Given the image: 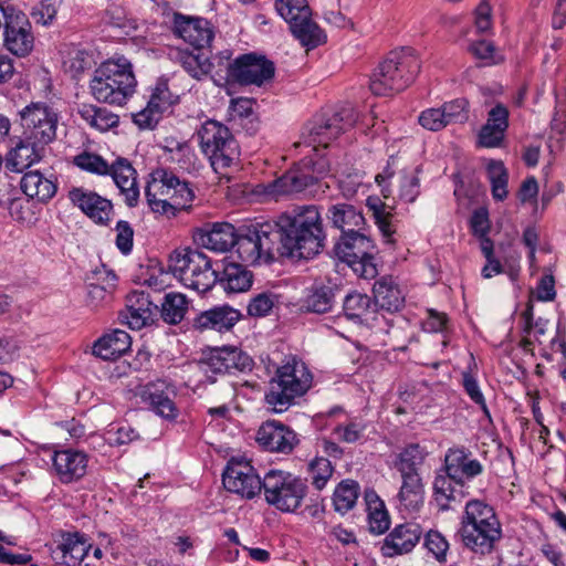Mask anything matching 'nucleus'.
Listing matches in <instances>:
<instances>
[{"label": "nucleus", "instance_id": "f257e3e1", "mask_svg": "<svg viewBox=\"0 0 566 566\" xmlns=\"http://www.w3.org/2000/svg\"><path fill=\"white\" fill-rule=\"evenodd\" d=\"M201 245L214 252L235 248L242 262L270 264L280 258L312 259L325 247L326 232L318 206H296L275 219L235 229L231 223H214L198 235Z\"/></svg>", "mask_w": 566, "mask_h": 566}, {"label": "nucleus", "instance_id": "f03ea898", "mask_svg": "<svg viewBox=\"0 0 566 566\" xmlns=\"http://www.w3.org/2000/svg\"><path fill=\"white\" fill-rule=\"evenodd\" d=\"M460 535L464 546L474 554H491L502 537L494 509L480 500L469 501L461 520Z\"/></svg>", "mask_w": 566, "mask_h": 566}, {"label": "nucleus", "instance_id": "7ed1b4c3", "mask_svg": "<svg viewBox=\"0 0 566 566\" xmlns=\"http://www.w3.org/2000/svg\"><path fill=\"white\" fill-rule=\"evenodd\" d=\"M137 81L132 63L125 59L103 62L90 81L92 96L99 103L124 105L135 93Z\"/></svg>", "mask_w": 566, "mask_h": 566}, {"label": "nucleus", "instance_id": "20e7f679", "mask_svg": "<svg viewBox=\"0 0 566 566\" xmlns=\"http://www.w3.org/2000/svg\"><path fill=\"white\" fill-rule=\"evenodd\" d=\"M420 67V60L411 48L391 51L375 69L369 88L378 96L399 93L415 81Z\"/></svg>", "mask_w": 566, "mask_h": 566}, {"label": "nucleus", "instance_id": "39448f33", "mask_svg": "<svg viewBox=\"0 0 566 566\" xmlns=\"http://www.w3.org/2000/svg\"><path fill=\"white\" fill-rule=\"evenodd\" d=\"M145 196L153 212L175 217L189 208L195 195L189 184L181 181L174 171L159 168L151 174Z\"/></svg>", "mask_w": 566, "mask_h": 566}, {"label": "nucleus", "instance_id": "423d86ee", "mask_svg": "<svg viewBox=\"0 0 566 566\" xmlns=\"http://www.w3.org/2000/svg\"><path fill=\"white\" fill-rule=\"evenodd\" d=\"M312 379L305 364L292 357L277 367L275 376L269 382L265 402L274 412H284L294 405L296 398L308 391Z\"/></svg>", "mask_w": 566, "mask_h": 566}, {"label": "nucleus", "instance_id": "0eeeda50", "mask_svg": "<svg viewBox=\"0 0 566 566\" xmlns=\"http://www.w3.org/2000/svg\"><path fill=\"white\" fill-rule=\"evenodd\" d=\"M168 269L186 287L199 293L209 291L219 277V270L198 249L175 250L169 256Z\"/></svg>", "mask_w": 566, "mask_h": 566}, {"label": "nucleus", "instance_id": "6e6552de", "mask_svg": "<svg viewBox=\"0 0 566 566\" xmlns=\"http://www.w3.org/2000/svg\"><path fill=\"white\" fill-rule=\"evenodd\" d=\"M265 502L283 513H295L308 493L307 480L289 471L269 470L263 476Z\"/></svg>", "mask_w": 566, "mask_h": 566}, {"label": "nucleus", "instance_id": "1a4fd4ad", "mask_svg": "<svg viewBox=\"0 0 566 566\" xmlns=\"http://www.w3.org/2000/svg\"><path fill=\"white\" fill-rule=\"evenodd\" d=\"M198 137L201 151L209 158L217 172L239 160V145L230 129L222 123L213 119L206 120L198 130Z\"/></svg>", "mask_w": 566, "mask_h": 566}, {"label": "nucleus", "instance_id": "9d476101", "mask_svg": "<svg viewBox=\"0 0 566 566\" xmlns=\"http://www.w3.org/2000/svg\"><path fill=\"white\" fill-rule=\"evenodd\" d=\"M328 171L329 164L325 158L303 163L271 182L268 186V193L275 197L301 192L315 196L321 179L324 178Z\"/></svg>", "mask_w": 566, "mask_h": 566}, {"label": "nucleus", "instance_id": "9b49d317", "mask_svg": "<svg viewBox=\"0 0 566 566\" xmlns=\"http://www.w3.org/2000/svg\"><path fill=\"white\" fill-rule=\"evenodd\" d=\"M334 253L358 276L374 279L377 275V266L374 262L377 248L374 241L361 231L340 235L334 245Z\"/></svg>", "mask_w": 566, "mask_h": 566}, {"label": "nucleus", "instance_id": "f8f14e48", "mask_svg": "<svg viewBox=\"0 0 566 566\" xmlns=\"http://www.w3.org/2000/svg\"><path fill=\"white\" fill-rule=\"evenodd\" d=\"M277 13L289 23L295 39L308 50L325 42L326 35L312 20V10L307 0H276Z\"/></svg>", "mask_w": 566, "mask_h": 566}, {"label": "nucleus", "instance_id": "ddd939ff", "mask_svg": "<svg viewBox=\"0 0 566 566\" xmlns=\"http://www.w3.org/2000/svg\"><path fill=\"white\" fill-rule=\"evenodd\" d=\"M3 18V46L17 57L28 56L34 48V35L28 15L10 2H0Z\"/></svg>", "mask_w": 566, "mask_h": 566}, {"label": "nucleus", "instance_id": "4468645a", "mask_svg": "<svg viewBox=\"0 0 566 566\" xmlns=\"http://www.w3.org/2000/svg\"><path fill=\"white\" fill-rule=\"evenodd\" d=\"M23 135L43 146L56 138L59 114L43 102H32L19 112Z\"/></svg>", "mask_w": 566, "mask_h": 566}, {"label": "nucleus", "instance_id": "2eb2a0df", "mask_svg": "<svg viewBox=\"0 0 566 566\" xmlns=\"http://www.w3.org/2000/svg\"><path fill=\"white\" fill-rule=\"evenodd\" d=\"M253 359L237 347L210 349L200 361L202 371L211 378L216 375L247 373L253 368Z\"/></svg>", "mask_w": 566, "mask_h": 566}, {"label": "nucleus", "instance_id": "dca6fc26", "mask_svg": "<svg viewBox=\"0 0 566 566\" xmlns=\"http://www.w3.org/2000/svg\"><path fill=\"white\" fill-rule=\"evenodd\" d=\"M222 483L227 491L245 499H253L263 489L261 479L255 469L245 461L231 459L222 474Z\"/></svg>", "mask_w": 566, "mask_h": 566}, {"label": "nucleus", "instance_id": "f3484780", "mask_svg": "<svg viewBox=\"0 0 566 566\" xmlns=\"http://www.w3.org/2000/svg\"><path fill=\"white\" fill-rule=\"evenodd\" d=\"M275 65L265 55L255 52L244 53L234 59L232 83L262 86L272 81Z\"/></svg>", "mask_w": 566, "mask_h": 566}, {"label": "nucleus", "instance_id": "a211bd4d", "mask_svg": "<svg viewBox=\"0 0 566 566\" xmlns=\"http://www.w3.org/2000/svg\"><path fill=\"white\" fill-rule=\"evenodd\" d=\"M355 120L354 111L350 107H345L328 117H322L308 128V139L306 143L313 145L314 148L316 146L327 147L347 127L353 126Z\"/></svg>", "mask_w": 566, "mask_h": 566}, {"label": "nucleus", "instance_id": "6ab92c4d", "mask_svg": "<svg viewBox=\"0 0 566 566\" xmlns=\"http://www.w3.org/2000/svg\"><path fill=\"white\" fill-rule=\"evenodd\" d=\"M172 33L197 50L209 45L214 36L212 25L207 19L180 12L172 14Z\"/></svg>", "mask_w": 566, "mask_h": 566}, {"label": "nucleus", "instance_id": "aec40b11", "mask_svg": "<svg viewBox=\"0 0 566 566\" xmlns=\"http://www.w3.org/2000/svg\"><path fill=\"white\" fill-rule=\"evenodd\" d=\"M176 395V386L171 381L157 379L144 386L140 397L156 415L174 420L178 417V408L174 401Z\"/></svg>", "mask_w": 566, "mask_h": 566}, {"label": "nucleus", "instance_id": "412c9836", "mask_svg": "<svg viewBox=\"0 0 566 566\" xmlns=\"http://www.w3.org/2000/svg\"><path fill=\"white\" fill-rule=\"evenodd\" d=\"M256 441L266 451L289 454L297 446L298 438L290 427L273 420L259 428Z\"/></svg>", "mask_w": 566, "mask_h": 566}, {"label": "nucleus", "instance_id": "4be33fe9", "mask_svg": "<svg viewBox=\"0 0 566 566\" xmlns=\"http://www.w3.org/2000/svg\"><path fill=\"white\" fill-rule=\"evenodd\" d=\"M69 199L95 223L107 226L111 221L113 203L98 193L75 187L69 191Z\"/></svg>", "mask_w": 566, "mask_h": 566}, {"label": "nucleus", "instance_id": "5701e85b", "mask_svg": "<svg viewBox=\"0 0 566 566\" xmlns=\"http://www.w3.org/2000/svg\"><path fill=\"white\" fill-rule=\"evenodd\" d=\"M470 452L464 448H451L444 458L446 473L452 478L454 484L464 488L467 481L483 472V465L476 459L470 458Z\"/></svg>", "mask_w": 566, "mask_h": 566}, {"label": "nucleus", "instance_id": "b1692460", "mask_svg": "<svg viewBox=\"0 0 566 566\" xmlns=\"http://www.w3.org/2000/svg\"><path fill=\"white\" fill-rule=\"evenodd\" d=\"M45 146L23 135L18 137L4 157V167L11 172H22L44 157Z\"/></svg>", "mask_w": 566, "mask_h": 566}, {"label": "nucleus", "instance_id": "393cba45", "mask_svg": "<svg viewBox=\"0 0 566 566\" xmlns=\"http://www.w3.org/2000/svg\"><path fill=\"white\" fill-rule=\"evenodd\" d=\"M87 455L74 449L54 451L52 464L61 483L69 484L78 481L86 474Z\"/></svg>", "mask_w": 566, "mask_h": 566}, {"label": "nucleus", "instance_id": "a878e982", "mask_svg": "<svg viewBox=\"0 0 566 566\" xmlns=\"http://www.w3.org/2000/svg\"><path fill=\"white\" fill-rule=\"evenodd\" d=\"M159 306L145 291H133L127 295L125 319L130 328L140 329L155 322Z\"/></svg>", "mask_w": 566, "mask_h": 566}, {"label": "nucleus", "instance_id": "bb28decb", "mask_svg": "<svg viewBox=\"0 0 566 566\" xmlns=\"http://www.w3.org/2000/svg\"><path fill=\"white\" fill-rule=\"evenodd\" d=\"M421 534L422 530L417 523L399 524L386 536L380 551L388 557L407 554L420 541Z\"/></svg>", "mask_w": 566, "mask_h": 566}, {"label": "nucleus", "instance_id": "cd10ccee", "mask_svg": "<svg viewBox=\"0 0 566 566\" xmlns=\"http://www.w3.org/2000/svg\"><path fill=\"white\" fill-rule=\"evenodd\" d=\"M241 313L229 306H214L199 313L192 321V327L198 332L216 331L229 332L240 321Z\"/></svg>", "mask_w": 566, "mask_h": 566}, {"label": "nucleus", "instance_id": "c85d7f7f", "mask_svg": "<svg viewBox=\"0 0 566 566\" xmlns=\"http://www.w3.org/2000/svg\"><path fill=\"white\" fill-rule=\"evenodd\" d=\"M108 175L113 178L120 195L124 196L125 203L130 208L136 207L139 201V187L137 171L130 161L124 157H118L109 165Z\"/></svg>", "mask_w": 566, "mask_h": 566}, {"label": "nucleus", "instance_id": "c756f323", "mask_svg": "<svg viewBox=\"0 0 566 566\" xmlns=\"http://www.w3.org/2000/svg\"><path fill=\"white\" fill-rule=\"evenodd\" d=\"M509 109L497 103L488 113L486 123L481 127L478 136L479 145L485 148L501 146L509 127Z\"/></svg>", "mask_w": 566, "mask_h": 566}, {"label": "nucleus", "instance_id": "7c9ffc66", "mask_svg": "<svg viewBox=\"0 0 566 566\" xmlns=\"http://www.w3.org/2000/svg\"><path fill=\"white\" fill-rule=\"evenodd\" d=\"M171 105L172 99L168 86L158 84L153 91L146 107L134 114L133 120L140 128H153Z\"/></svg>", "mask_w": 566, "mask_h": 566}, {"label": "nucleus", "instance_id": "2f4dec72", "mask_svg": "<svg viewBox=\"0 0 566 566\" xmlns=\"http://www.w3.org/2000/svg\"><path fill=\"white\" fill-rule=\"evenodd\" d=\"M130 346L129 334L123 329H114L94 342L92 353L103 360H116L126 354Z\"/></svg>", "mask_w": 566, "mask_h": 566}, {"label": "nucleus", "instance_id": "473e14b6", "mask_svg": "<svg viewBox=\"0 0 566 566\" xmlns=\"http://www.w3.org/2000/svg\"><path fill=\"white\" fill-rule=\"evenodd\" d=\"M373 293L376 310L379 307L389 313H396L405 305V296L391 276H382L377 280L374 284Z\"/></svg>", "mask_w": 566, "mask_h": 566}, {"label": "nucleus", "instance_id": "72a5a7b5", "mask_svg": "<svg viewBox=\"0 0 566 566\" xmlns=\"http://www.w3.org/2000/svg\"><path fill=\"white\" fill-rule=\"evenodd\" d=\"M327 218L333 227L342 231V235L363 231L365 218L353 205L335 203L327 210Z\"/></svg>", "mask_w": 566, "mask_h": 566}, {"label": "nucleus", "instance_id": "f704fd0d", "mask_svg": "<svg viewBox=\"0 0 566 566\" xmlns=\"http://www.w3.org/2000/svg\"><path fill=\"white\" fill-rule=\"evenodd\" d=\"M400 476L401 486L397 495L399 510L409 514L419 512L424 502V486L420 474Z\"/></svg>", "mask_w": 566, "mask_h": 566}, {"label": "nucleus", "instance_id": "c9c22d12", "mask_svg": "<svg viewBox=\"0 0 566 566\" xmlns=\"http://www.w3.org/2000/svg\"><path fill=\"white\" fill-rule=\"evenodd\" d=\"M57 549L62 554V566H76L87 556L92 545L87 537L78 532H66L62 534Z\"/></svg>", "mask_w": 566, "mask_h": 566}, {"label": "nucleus", "instance_id": "e433bc0d", "mask_svg": "<svg viewBox=\"0 0 566 566\" xmlns=\"http://www.w3.org/2000/svg\"><path fill=\"white\" fill-rule=\"evenodd\" d=\"M23 193L32 199L46 202L56 193V184L43 176L39 170H30L23 175L20 182Z\"/></svg>", "mask_w": 566, "mask_h": 566}, {"label": "nucleus", "instance_id": "4c0bfd02", "mask_svg": "<svg viewBox=\"0 0 566 566\" xmlns=\"http://www.w3.org/2000/svg\"><path fill=\"white\" fill-rule=\"evenodd\" d=\"M467 493L463 488L454 484L452 478L438 474L433 481V496L439 510H454L455 505H460Z\"/></svg>", "mask_w": 566, "mask_h": 566}, {"label": "nucleus", "instance_id": "58836bf2", "mask_svg": "<svg viewBox=\"0 0 566 566\" xmlns=\"http://www.w3.org/2000/svg\"><path fill=\"white\" fill-rule=\"evenodd\" d=\"M253 282V274L244 265L227 263L219 271V283L227 293H241L248 291Z\"/></svg>", "mask_w": 566, "mask_h": 566}, {"label": "nucleus", "instance_id": "ea45409f", "mask_svg": "<svg viewBox=\"0 0 566 566\" xmlns=\"http://www.w3.org/2000/svg\"><path fill=\"white\" fill-rule=\"evenodd\" d=\"M116 280V274L112 270L106 269L105 265L94 270L87 276L88 302L94 306L98 305L115 287Z\"/></svg>", "mask_w": 566, "mask_h": 566}, {"label": "nucleus", "instance_id": "a19ab883", "mask_svg": "<svg viewBox=\"0 0 566 566\" xmlns=\"http://www.w3.org/2000/svg\"><path fill=\"white\" fill-rule=\"evenodd\" d=\"M364 500L366 503L369 531L377 535L386 533L390 526V517L385 503L373 489L365 490Z\"/></svg>", "mask_w": 566, "mask_h": 566}, {"label": "nucleus", "instance_id": "79ce46f5", "mask_svg": "<svg viewBox=\"0 0 566 566\" xmlns=\"http://www.w3.org/2000/svg\"><path fill=\"white\" fill-rule=\"evenodd\" d=\"M77 114L92 128L106 132L119 123V116L106 107L83 103L77 107Z\"/></svg>", "mask_w": 566, "mask_h": 566}, {"label": "nucleus", "instance_id": "37998d69", "mask_svg": "<svg viewBox=\"0 0 566 566\" xmlns=\"http://www.w3.org/2000/svg\"><path fill=\"white\" fill-rule=\"evenodd\" d=\"M206 65L207 75H211L214 82L232 83L234 75L232 51L223 50L211 57L207 56Z\"/></svg>", "mask_w": 566, "mask_h": 566}, {"label": "nucleus", "instance_id": "c03bdc74", "mask_svg": "<svg viewBox=\"0 0 566 566\" xmlns=\"http://www.w3.org/2000/svg\"><path fill=\"white\" fill-rule=\"evenodd\" d=\"M334 297L333 287L327 285L313 286L302 300L301 308L307 313L324 314L332 310Z\"/></svg>", "mask_w": 566, "mask_h": 566}, {"label": "nucleus", "instance_id": "a18cd8bd", "mask_svg": "<svg viewBox=\"0 0 566 566\" xmlns=\"http://www.w3.org/2000/svg\"><path fill=\"white\" fill-rule=\"evenodd\" d=\"M427 452L418 443L406 446L395 460V468L400 475L419 474V468L422 465Z\"/></svg>", "mask_w": 566, "mask_h": 566}, {"label": "nucleus", "instance_id": "49530a36", "mask_svg": "<svg viewBox=\"0 0 566 566\" xmlns=\"http://www.w3.org/2000/svg\"><path fill=\"white\" fill-rule=\"evenodd\" d=\"M187 311V297L178 292H169L165 294L158 312H160L164 322L176 325L184 319Z\"/></svg>", "mask_w": 566, "mask_h": 566}, {"label": "nucleus", "instance_id": "de8ad7c7", "mask_svg": "<svg viewBox=\"0 0 566 566\" xmlns=\"http://www.w3.org/2000/svg\"><path fill=\"white\" fill-rule=\"evenodd\" d=\"M343 310L345 316L354 322H361L369 313L377 311L374 301L367 294L356 291L345 296Z\"/></svg>", "mask_w": 566, "mask_h": 566}, {"label": "nucleus", "instance_id": "09e8293b", "mask_svg": "<svg viewBox=\"0 0 566 566\" xmlns=\"http://www.w3.org/2000/svg\"><path fill=\"white\" fill-rule=\"evenodd\" d=\"M358 482L346 479L343 480L334 490L333 504L336 512L345 514L350 511L359 496Z\"/></svg>", "mask_w": 566, "mask_h": 566}, {"label": "nucleus", "instance_id": "8fccbe9b", "mask_svg": "<svg viewBox=\"0 0 566 566\" xmlns=\"http://www.w3.org/2000/svg\"><path fill=\"white\" fill-rule=\"evenodd\" d=\"M488 176L491 182L492 196L497 201H503L507 197L509 172L501 160H490L488 166Z\"/></svg>", "mask_w": 566, "mask_h": 566}, {"label": "nucleus", "instance_id": "3c124183", "mask_svg": "<svg viewBox=\"0 0 566 566\" xmlns=\"http://www.w3.org/2000/svg\"><path fill=\"white\" fill-rule=\"evenodd\" d=\"M366 206L373 212L376 224L378 226L387 242H392L391 235L396 232L391 219L392 213L387 210V206L378 197H368Z\"/></svg>", "mask_w": 566, "mask_h": 566}, {"label": "nucleus", "instance_id": "603ef678", "mask_svg": "<svg viewBox=\"0 0 566 566\" xmlns=\"http://www.w3.org/2000/svg\"><path fill=\"white\" fill-rule=\"evenodd\" d=\"M308 473L312 485L322 491L334 473V467L327 458L316 457L308 463Z\"/></svg>", "mask_w": 566, "mask_h": 566}, {"label": "nucleus", "instance_id": "864d4df0", "mask_svg": "<svg viewBox=\"0 0 566 566\" xmlns=\"http://www.w3.org/2000/svg\"><path fill=\"white\" fill-rule=\"evenodd\" d=\"M74 165L82 170L96 174L99 176H108L109 165L99 155L88 151H83L74 157Z\"/></svg>", "mask_w": 566, "mask_h": 566}, {"label": "nucleus", "instance_id": "5fc2aeb1", "mask_svg": "<svg viewBox=\"0 0 566 566\" xmlns=\"http://www.w3.org/2000/svg\"><path fill=\"white\" fill-rule=\"evenodd\" d=\"M277 302L279 296L273 292L258 293L248 304V314L252 317H265L272 312Z\"/></svg>", "mask_w": 566, "mask_h": 566}, {"label": "nucleus", "instance_id": "6e6d98bb", "mask_svg": "<svg viewBox=\"0 0 566 566\" xmlns=\"http://www.w3.org/2000/svg\"><path fill=\"white\" fill-rule=\"evenodd\" d=\"M462 386L470 399L480 407L483 413L490 418V411L476 378L470 371L462 373Z\"/></svg>", "mask_w": 566, "mask_h": 566}, {"label": "nucleus", "instance_id": "4d7b16f0", "mask_svg": "<svg viewBox=\"0 0 566 566\" xmlns=\"http://www.w3.org/2000/svg\"><path fill=\"white\" fill-rule=\"evenodd\" d=\"M207 56L203 53H189L180 54V63L185 71L192 77L200 80L207 76Z\"/></svg>", "mask_w": 566, "mask_h": 566}, {"label": "nucleus", "instance_id": "13d9d810", "mask_svg": "<svg viewBox=\"0 0 566 566\" xmlns=\"http://www.w3.org/2000/svg\"><path fill=\"white\" fill-rule=\"evenodd\" d=\"M365 428V424L360 422L349 421L347 423L337 424L333 429V434H335L340 442L356 443L363 438Z\"/></svg>", "mask_w": 566, "mask_h": 566}, {"label": "nucleus", "instance_id": "bf43d9fd", "mask_svg": "<svg viewBox=\"0 0 566 566\" xmlns=\"http://www.w3.org/2000/svg\"><path fill=\"white\" fill-rule=\"evenodd\" d=\"M426 548L434 556L437 562L444 563L449 543L438 531H429L424 537Z\"/></svg>", "mask_w": 566, "mask_h": 566}, {"label": "nucleus", "instance_id": "052dcab7", "mask_svg": "<svg viewBox=\"0 0 566 566\" xmlns=\"http://www.w3.org/2000/svg\"><path fill=\"white\" fill-rule=\"evenodd\" d=\"M61 3L62 0H41L40 4L33 8L31 15L36 23L51 24Z\"/></svg>", "mask_w": 566, "mask_h": 566}, {"label": "nucleus", "instance_id": "680f3d73", "mask_svg": "<svg viewBox=\"0 0 566 566\" xmlns=\"http://www.w3.org/2000/svg\"><path fill=\"white\" fill-rule=\"evenodd\" d=\"M468 102L464 98H457L454 101L444 103L441 106L448 125L463 123L468 119L467 113Z\"/></svg>", "mask_w": 566, "mask_h": 566}, {"label": "nucleus", "instance_id": "e2e57ef3", "mask_svg": "<svg viewBox=\"0 0 566 566\" xmlns=\"http://www.w3.org/2000/svg\"><path fill=\"white\" fill-rule=\"evenodd\" d=\"M115 244L122 254L128 255L133 250L134 229L128 221L119 220L115 227Z\"/></svg>", "mask_w": 566, "mask_h": 566}, {"label": "nucleus", "instance_id": "0e129e2a", "mask_svg": "<svg viewBox=\"0 0 566 566\" xmlns=\"http://www.w3.org/2000/svg\"><path fill=\"white\" fill-rule=\"evenodd\" d=\"M418 120L423 128L431 132H438L448 126V120H446L441 107L428 108L421 112Z\"/></svg>", "mask_w": 566, "mask_h": 566}, {"label": "nucleus", "instance_id": "69168bd1", "mask_svg": "<svg viewBox=\"0 0 566 566\" xmlns=\"http://www.w3.org/2000/svg\"><path fill=\"white\" fill-rule=\"evenodd\" d=\"M93 63V55L91 53L85 50L77 49L70 54L69 71L75 77L90 70Z\"/></svg>", "mask_w": 566, "mask_h": 566}, {"label": "nucleus", "instance_id": "338daca9", "mask_svg": "<svg viewBox=\"0 0 566 566\" xmlns=\"http://www.w3.org/2000/svg\"><path fill=\"white\" fill-rule=\"evenodd\" d=\"M470 228L475 237H483L490 231L489 212L485 208L474 210L470 219Z\"/></svg>", "mask_w": 566, "mask_h": 566}, {"label": "nucleus", "instance_id": "774afa93", "mask_svg": "<svg viewBox=\"0 0 566 566\" xmlns=\"http://www.w3.org/2000/svg\"><path fill=\"white\" fill-rule=\"evenodd\" d=\"M491 7L482 0L475 10V27L479 32H486L491 28Z\"/></svg>", "mask_w": 566, "mask_h": 566}]
</instances>
